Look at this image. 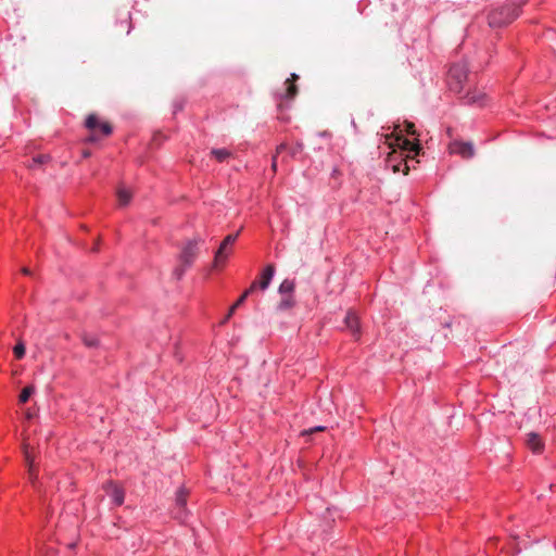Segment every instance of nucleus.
<instances>
[{
    "mask_svg": "<svg viewBox=\"0 0 556 556\" xmlns=\"http://www.w3.org/2000/svg\"><path fill=\"white\" fill-rule=\"evenodd\" d=\"M97 140L96 135H91L87 138V142H94Z\"/></svg>",
    "mask_w": 556,
    "mask_h": 556,
    "instance_id": "obj_34",
    "label": "nucleus"
},
{
    "mask_svg": "<svg viewBox=\"0 0 556 556\" xmlns=\"http://www.w3.org/2000/svg\"><path fill=\"white\" fill-rule=\"evenodd\" d=\"M90 155H91V153H90V151H88V150H85V151L83 152V156H84V157H89Z\"/></svg>",
    "mask_w": 556,
    "mask_h": 556,
    "instance_id": "obj_40",
    "label": "nucleus"
},
{
    "mask_svg": "<svg viewBox=\"0 0 556 556\" xmlns=\"http://www.w3.org/2000/svg\"><path fill=\"white\" fill-rule=\"evenodd\" d=\"M519 15L516 4L503 5L492 10L488 15V24L492 28H500L508 25Z\"/></svg>",
    "mask_w": 556,
    "mask_h": 556,
    "instance_id": "obj_1",
    "label": "nucleus"
},
{
    "mask_svg": "<svg viewBox=\"0 0 556 556\" xmlns=\"http://www.w3.org/2000/svg\"><path fill=\"white\" fill-rule=\"evenodd\" d=\"M211 154L218 161V162H224L226 161L230 155V151H228L227 149H213L211 151Z\"/></svg>",
    "mask_w": 556,
    "mask_h": 556,
    "instance_id": "obj_17",
    "label": "nucleus"
},
{
    "mask_svg": "<svg viewBox=\"0 0 556 556\" xmlns=\"http://www.w3.org/2000/svg\"><path fill=\"white\" fill-rule=\"evenodd\" d=\"M117 200L121 206H125L130 202L131 193L125 188H119L117 190Z\"/></svg>",
    "mask_w": 556,
    "mask_h": 556,
    "instance_id": "obj_16",
    "label": "nucleus"
},
{
    "mask_svg": "<svg viewBox=\"0 0 556 556\" xmlns=\"http://www.w3.org/2000/svg\"><path fill=\"white\" fill-rule=\"evenodd\" d=\"M526 444L533 453L536 454L541 453L544 447L540 435L535 432H530L527 434Z\"/></svg>",
    "mask_w": 556,
    "mask_h": 556,
    "instance_id": "obj_11",
    "label": "nucleus"
},
{
    "mask_svg": "<svg viewBox=\"0 0 556 556\" xmlns=\"http://www.w3.org/2000/svg\"><path fill=\"white\" fill-rule=\"evenodd\" d=\"M14 355L17 359H21L25 355V344L23 341H18L13 349Z\"/></svg>",
    "mask_w": 556,
    "mask_h": 556,
    "instance_id": "obj_23",
    "label": "nucleus"
},
{
    "mask_svg": "<svg viewBox=\"0 0 556 556\" xmlns=\"http://www.w3.org/2000/svg\"><path fill=\"white\" fill-rule=\"evenodd\" d=\"M286 98L293 99L298 94V87L293 83H287Z\"/></svg>",
    "mask_w": 556,
    "mask_h": 556,
    "instance_id": "obj_22",
    "label": "nucleus"
},
{
    "mask_svg": "<svg viewBox=\"0 0 556 556\" xmlns=\"http://www.w3.org/2000/svg\"><path fill=\"white\" fill-rule=\"evenodd\" d=\"M271 168H273L274 172H276V169H277V159H276V155L273 156Z\"/></svg>",
    "mask_w": 556,
    "mask_h": 556,
    "instance_id": "obj_32",
    "label": "nucleus"
},
{
    "mask_svg": "<svg viewBox=\"0 0 556 556\" xmlns=\"http://www.w3.org/2000/svg\"><path fill=\"white\" fill-rule=\"evenodd\" d=\"M286 149H287V144H286V143H281V144H279V146L277 147V149H276V153H275L276 157H277V156H278L282 151H285Z\"/></svg>",
    "mask_w": 556,
    "mask_h": 556,
    "instance_id": "obj_28",
    "label": "nucleus"
},
{
    "mask_svg": "<svg viewBox=\"0 0 556 556\" xmlns=\"http://www.w3.org/2000/svg\"><path fill=\"white\" fill-rule=\"evenodd\" d=\"M22 448H23L25 462H26L27 467H28L29 480L31 482H35V480L37 479V470H36V466H35V459H34V457H33V455L30 454V451H29L30 450V445L26 441V438L23 439Z\"/></svg>",
    "mask_w": 556,
    "mask_h": 556,
    "instance_id": "obj_6",
    "label": "nucleus"
},
{
    "mask_svg": "<svg viewBox=\"0 0 556 556\" xmlns=\"http://www.w3.org/2000/svg\"><path fill=\"white\" fill-rule=\"evenodd\" d=\"M392 169L394 173L402 172L404 175H407L409 166L404 159H401L400 163L392 165Z\"/></svg>",
    "mask_w": 556,
    "mask_h": 556,
    "instance_id": "obj_20",
    "label": "nucleus"
},
{
    "mask_svg": "<svg viewBox=\"0 0 556 556\" xmlns=\"http://www.w3.org/2000/svg\"><path fill=\"white\" fill-rule=\"evenodd\" d=\"M34 392H35L34 386L25 387L20 394V397H18L20 403H22V404L26 403L29 400V397L31 396V394H34Z\"/></svg>",
    "mask_w": 556,
    "mask_h": 556,
    "instance_id": "obj_18",
    "label": "nucleus"
},
{
    "mask_svg": "<svg viewBox=\"0 0 556 556\" xmlns=\"http://www.w3.org/2000/svg\"><path fill=\"white\" fill-rule=\"evenodd\" d=\"M238 236H239V232L233 233V235H228L227 237H225V239L220 243V245L214 256L213 266L215 268L223 266L225 264V262L229 255L230 248L236 242Z\"/></svg>",
    "mask_w": 556,
    "mask_h": 556,
    "instance_id": "obj_4",
    "label": "nucleus"
},
{
    "mask_svg": "<svg viewBox=\"0 0 556 556\" xmlns=\"http://www.w3.org/2000/svg\"><path fill=\"white\" fill-rule=\"evenodd\" d=\"M275 274V266L273 264L267 265L264 270L261 274L260 282V289L266 290L274 277Z\"/></svg>",
    "mask_w": 556,
    "mask_h": 556,
    "instance_id": "obj_12",
    "label": "nucleus"
},
{
    "mask_svg": "<svg viewBox=\"0 0 556 556\" xmlns=\"http://www.w3.org/2000/svg\"><path fill=\"white\" fill-rule=\"evenodd\" d=\"M245 301V298L243 295H241L236 302H235V307H239L241 304H243V302Z\"/></svg>",
    "mask_w": 556,
    "mask_h": 556,
    "instance_id": "obj_31",
    "label": "nucleus"
},
{
    "mask_svg": "<svg viewBox=\"0 0 556 556\" xmlns=\"http://www.w3.org/2000/svg\"><path fill=\"white\" fill-rule=\"evenodd\" d=\"M298 79H299V75H296V74H294V73H293V74H291L290 78H288L286 81H287V83H293V84H295V81H296Z\"/></svg>",
    "mask_w": 556,
    "mask_h": 556,
    "instance_id": "obj_30",
    "label": "nucleus"
},
{
    "mask_svg": "<svg viewBox=\"0 0 556 556\" xmlns=\"http://www.w3.org/2000/svg\"><path fill=\"white\" fill-rule=\"evenodd\" d=\"M187 495H188V493L184 488L179 489L176 493V498H175V503H176L175 517L176 518L181 519L185 515L184 508L187 503Z\"/></svg>",
    "mask_w": 556,
    "mask_h": 556,
    "instance_id": "obj_10",
    "label": "nucleus"
},
{
    "mask_svg": "<svg viewBox=\"0 0 556 556\" xmlns=\"http://www.w3.org/2000/svg\"><path fill=\"white\" fill-rule=\"evenodd\" d=\"M48 160V156L47 155H38L36 157L33 159V162L31 164L29 165V167H35V166H38L42 163H45L46 161Z\"/></svg>",
    "mask_w": 556,
    "mask_h": 556,
    "instance_id": "obj_25",
    "label": "nucleus"
},
{
    "mask_svg": "<svg viewBox=\"0 0 556 556\" xmlns=\"http://www.w3.org/2000/svg\"><path fill=\"white\" fill-rule=\"evenodd\" d=\"M98 128L104 136H110L112 134V126L108 122L100 123Z\"/></svg>",
    "mask_w": 556,
    "mask_h": 556,
    "instance_id": "obj_24",
    "label": "nucleus"
},
{
    "mask_svg": "<svg viewBox=\"0 0 556 556\" xmlns=\"http://www.w3.org/2000/svg\"><path fill=\"white\" fill-rule=\"evenodd\" d=\"M344 324L345 328L351 332L354 339L358 340L361 337L358 316L354 312L349 311L344 318Z\"/></svg>",
    "mask_w": 556,
    "mask_h": 556,
    "instance_id": "obj_7",
    "label": "nucleus"
},
{
    "mask_svg": "<svg viewBox=\"0 0 556 556\" xmlns=\"http://www.w3.org/2000/svg\"><path fill=\"white\" fill-rule=\"evenodd\" d=\"M24 275H30V270L27 267L22 268Z\"/></svg>",
    "mask_w": 556,
    "mask_h": 556,
    "instance_id": "obj_38",
    "label": "nucleus"
},
{
    "mask_svg": "<svg viewBox=\"0 0 556 556\" xmlns=\"http://www.w3.org/2000/svg\"><path fill=\"white\" fill-rule=\"evenodd\" d=\"M252 292H253V290H251V288H249V289H247V290L242 293V295L247 299V298H248V295H249L250 293H252Z\"/></svg>",
    "mask_w": 556,
    "mask_h": 556,
    "instance_id": "obj_37",
    "label": "nucleus"
},
{
    "mask_svg": "<svg viewBox=\"0 0 556 556\" xmlns=\"http://www.w3.org/2000/svg\"><path fill=\"white\" fill-rule=\"evenodd\" d=\"M25 417L27 419H31L34 417L33 413H30L29 410L25 413Z\"/></svg>",
    "mask_w": 556,
    "mask_h": 556,
    "instance_id": "obj_39",
    "label": "nucleus"
},
{
    "mask_svg": "<svg viewBox=\"0 0 556 556\" xmlns=\"http://www.w3.org/2000/svg\"><path fill=\"white\" fill-rule=\"evenodd\" d=\"M397 146L404 151H414L416 154L420 151V144L418 142L414 143L403 136H399L396 138Z\"/></svg>",
    "mask_w": 556,
    "mask_h": 556,
    "instance_id": "obj_13",
    "label": "nucleus"
},
{
    "mask_svg": "<svg viewBox=\"0 0 556 556\" xmlns=\"http://www.w3.org/2000/svg\"><path fill=\"white\" fill-rule=\"evenodd\" d=\"M450 151L451 153L459 154L464 159H470L475 154L471 142L454 141L450 144Z\"/></svg>",
    "mask_w": 556,
    "mask_h": 556,
    "instance_id": "obj_5",
    "label": "nucleus"
},
{
    "mask_svg": "<svg viewBox=\"0 0 556 556\" xmlns=\"http://www.w3.org/2000/svg\"><path fill=\"white\" fill-rule=\"evenodd\" d=\"M252 292H253V290H251V288H249V289H247V290L242 293V295L247 299V298H248V295H249L250 293H252Z\"/></svg>",
    "mask_w": 556,
    "mask_h": 556,
    "instance_id": "obj_36",
    "label": "nucleus"
},
{
    "mask_svg": "<svg viewBox=\"0 0 556 556\" xmlns=\"http://www.w3.org/2000/svg\"><path fill=\"white\" fill-rule=\"evenodd\" d=\"M104 490L112 497L115 505L121 506L124 503L125 493L116 483L112 481L105 483Z\"/></svg>",
    "mask_w": 556,
    "mask_h": 556,
    "instance_id": "obj_8",
    "label": "nucleus"
},
{
    "mask_svg": "<svg viewBox=\"0 0 556 556\" xmlns=\"http://www.w3.org/2000/svg\"><path fill=\"white\" fill-rule=\"evenodd\" d=\"M404 127H405V131L408 134V135H416V128H415V125L412 123V122H405L404 123Z\"/></svg>",
    "mask_w": 556,
    "mask_h": 556,
    "instance_id": "obj_26",
    "label": "nucleus"
},
{
    "mask_svg": "<svg viewBox=\"0 0 556 556\" xmlns=\"http://www.w3.org/2000/svg\"><path fill=\"white\" fill-rule=\"evenodd\" d=\"M294 305L293 294L281 295V300L277 305L279 311H288Z\"/></svg>",
    "mask_w": 556,
    "mask_h": 556,
    "instance_id": "obj_15",
    "label": "nucleus"
},
{
    "mask_svg": "<svg viewBox=\"0 0 556 556\" xmlns=\"http://www.w3.org/2000/svg\"><path fill=\"white\" fill-rule=\"evenodd\" d=\"M252 292H253V290H251V288H249V289H247V290L242 293V295L247 299V298H248V295H249L250 293H252Z\"/></svg>",
    "mask_w": 556,
    "mask_h": 556,
    "instance_id": "obj_35",
    "label": "nucleus"
},
{
    "mask_svg": "<svg viewBox=\"0 0 556 556\" xmlns=\"http://www.w3.org/2000/svg\"><path fill=\"white\" fill-rule=\"evenodd\" d=\"M250 288H251V290H253V291H254L255 289L260 288V282H258V281H256V280H255V281H253V282L251 283Z\"/></svg>",
    "mask_w": 556,
    "mask_h": 556,
    "instance_id": "obj_33",
    "label": "nucleus"
},
{
    "mask_svg": "<svg viewBox=\"0 0 556 556\" xmlns=\"http://www.w3.org/2000/svg\"><path fill=\"white\" fill-rule=\"evenodd\" d=\"M467 79V67L465 64H454L448 71V84L451 90L454 92H460L463 90V84Z\"/></svg>",
    "mask_w": 556,
    "mask_h": 556,
    "instance_id": "obj_3",
    "label": "nucleus"
},
{
    "mask_svg": "<svg viewBox=\"0 0 556 556\" xmlns=\"http://www.w3.org/2000/svg\"><path fill=\"white\" fill-rule=\"evenodd\" d=\"M325 430V427H321V426H318V427H314V428H309L307 430H304L302 432V435H311L315 432H318V431H324Z\"/></svg>",
    "mask_w": 556,
    "mask_h": 556,
    "instance_id": "obj_27",
    "label": "nucleus"
},
{
    "mask_svg": "<svg viewBox=\"0 0 556 556\" xmlns=\"http://www.w3.org/2000/svg\"><path fill=\"white\" fill-rule=\"evenodd\" d=\"M100 125L98 117L94 114H90L86 119V127L90 130H94Z\"/></svg>",
    "mask_w": 556,
    "mask_h": 556,
    "instance_id": "obj_21",
    "label": "nucleus"
},
{
    "mask_svg": "<svg viewBox=\"0 0 556 556\" xmlns=\"http://www.w3.org/2000/svg\"><path fill=\"white\" fill-rule=\"evenodd\" d=\"M465 100L467 104L483 106L486 103V94L481 90L475 89L466 93Z\"/></svg>",
    "mask_w": 556,
    "mask_h": 556,
    "instance_id": "obj_9",
    "label": "nucleus"
},
{
    "mask_svg": "<svg viewBox=\"0 0 556 556\" xmlns=\"http://www.w3.org/2000/svg\"><path fill=\"white\" fill-rule=\"evenodd\" d=\"M238 307H235V305H232L230 308H229V312L228 314L226 315L225 319L223 320V323H226L231 316L232 314L235 313V311L237 309Z\"/></svg>",
    "mask_w": 556,
    "mask_h": 556,
    "instance_id": "obj_29",
    "label": "nucleus"
},
{
    "mask_svg": "<svg viewBox=\"0 0 556 556\" xmlns=\"http://www.w3.org/2000/svg\"><path fill=\"white\" fill-rule=\"evenodd\" d=\"M83 342L87 348H98L99 346V340L98 338L91 336V334H83Z\"/></svg>",
    "mask_w": 556,
    "mask_h": 556,
    "instance_id": "obj_19",
    "label": "nucleus"
},
{
    "mask_svg": "<svg viewBox=\"0 0 556 556\" xmlns=\"http://www.w3.org/2000/svg\"><path fill=\"white\" fill-rule=\"evenodd\" d=\"M295 288V283L293 280L285 279L279 286L280 295L293 294Z\"/></svg>",
    "mask_w": 556,
    "mask_h": 556,
    "instance_id": "obj_14",
    "label": "nucleus"
},
{
    "mask_svg": "<svg viewBox=\"0 0 556 556\" xmlns=\"http://www.w3.org/2000/svg\"><path fill=\"white\" fill-rule=\"evenodd\" d=\"M200 242V239H193L189 240L182 248L181 253L179 255V265L174 270V275L177 277V279H180L186 271L187 268H189L198 255V244Z\"/></svg>",
    "mask_w": 556,
    "mask_h": 556,
    "instance_id": "obj_2",
    "label": "nucleus"
}]
</instances>
